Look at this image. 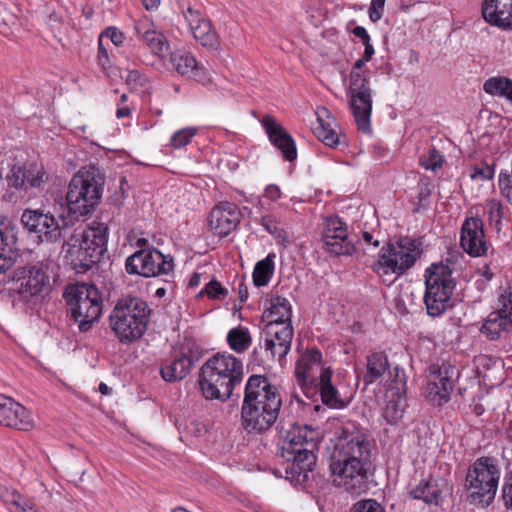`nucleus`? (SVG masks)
Listing matches in <instances>:
<instances>
[{
  "label": "nucleus",
  "instance_id": "cd10ccee",
  "mask_svg": "<svg viewBox=\"0 0 512 512\" xmlns=\"http://www.w3.org/2000/svg\"><path fill=\"white\" fill-rule=\"evenodd\" d=\"M170 61L178 74L193 79L202 85L210 83L207 70L190 53L174 52L170 56Z\"/></svg>",
  "mask_w": 512,
  "mask_h": 512
},
{
  "label": "nucleus",
  "instance_id": "4d7b16f0",
  "mask_svg": "<svg viewBox=\"0 0 512 512\" xmlns=\"http://www.w3.org/2000/svg\"><path fill=\"white\" fill-rule=\"evenodd\" d=\"M97 64L103 70H107L111 66V61L108 55V49L102 42V37L98 39V52H97Z\"/></svg>",
  "mask_w": 512,
  "mask_h": 512
},
{
  "label": "nucleus",
  "instance_id": "de8ad7c7",
  "mask_svg": "<svg viewBox=\"0 0 512 512\" xmlns=\"http://www.w3.org/2000/svg\"><path fill=\"white\" fill-rule=\"evenodd\" d=\"M178 5L181 9L185 21L189 26V29H192L193 26H196L207 19L204 17L200 9L194 8L190 4L185 5L184 3L179 2Z\"/></svg>",
  "mask_w": 512,
  "mask_h": 512
},
{
  "label": "nucleus",
  "instance_id": "6e6552de",
  "mask_svg": "<svg viewBox=\"0 0 512 512\" xmlns=\"http://www.w3.org/2000/svg\"><path fill=\"white\" fill-rule=\"evenodd\" d=\"M63 297L69 306L70 318L79 331H90L102 314V297L96 286L86 283L68 285Z\"/></svg>",
  "mask_w": 512,
  "mask_h": 512
},
{
  "label": "nucleus",
  "instance_id": "bf43d9fd",
  "mask_svg": "<svg viewBox=\"0 0 512 512\" xmlns=\"http://www.w3.org/2000/svg\"><path fill=\"white\" fill-rule=\"evenodd\" d=\"M282 192L278 185L276 184H269L265 187L264 190V197L267 198L270 201H277L281 198Z\"/></svg>",
  "mask_w": 512,
  "mask_h": 512
},
{
  "label": "nucleus",
  "instance_id": "338daca9",
  "mask_svg": "<svg viewBox=\"0 0 512 512\" xmlns=\"http://www.w3.org/2000/svg\"><path fill=\"white\" fill-rule=\"evenodd\" d=\"M116 117L118 119L129 117L131 115V109L128 106H121L117 103Z\"/></svg>",
  "mask_w": 512,
  "mask_h": 512
},
{
  "label": "nucleus",
  "instance_id": "39448f33",
  "mask_svg": "<svg viewBox=\"0 0 512 512\" xmlns=\"http://www.w3.org/2000/svg\"><path fill=\"white\" fill-rule=\"evenodd\" d=\"M151 308L140 297L120 298L109 315V326L120 343L131 344L145 334Z\"/></svg>",
  "mask_w": 512,
  "mask_h": 512
},
{
  "label": "nucleus",
  "instance_id": "f8f14e48",
  "mask_svg": "<svg viewBox=\"0 0 512 512\" xmlns=\"http://www.w3.org/2000/svg\"><path fill=\"white\" fill-rule=\"evenodd\" d=\"M125 270L145 278L167 275L174 270V259L154 247L142 248L126 258Z\"/></svg>",
  "mask_w": 512,
  "mask_h": 512
},
{
  "label": "nucleus",
  "instance_id": "c85d7f7f",
  "mask_svg": "<svg viewBox=\"0 0 512 512\" xmlns=\"http://www.w3.org/2000/svg\"><path fill=\"white\" fill-rule=\"evenodd\" d=\"M333 371L330 367L322 373L320 379L315 382V396L320 395L321 401L324 405L332 409L345 408L349 401L344 400L338 389L332 383Z\"/></svg>",
  "mask_w": 512,
  "mask_h": 512
},
{
  "label": "nucleus",
  "instance_id": "bb28decb",
  "mask_svg": "<svg viewBox=\"0 0 512 512\" xmlns=\"http://www.w3.org/2000/svg\"><path fill=\"white\" fill-rule=\"evenodd\" d=\"M318 126L315 127V135L326 146L331 148H338L340 145L346 146L345 136H343L335 119L330 115V112L325 107H320L317 110Z\"/></svg>",
  "mask_w": 512,
  "mask_h": 512
},
{
  "label": "nucleus",
  "instance_id": "393cba45",
  "mask_svg": "<svg viewBox=\"0 0 512 512\" xmlns=\"http://www.w3.org/2000/svg\"><path fill=\"white\" fill-rule=\"evenodd\" d=\"M0 425L20 431L33 428L31 413L12 397L0 393Z\"/></svg>",
  "mask_w": 512,
  "mask_h": 512
},
{
  "label": "nucleus",
  "instance_id": "0eeeda50",
  "mask_svg": "<svg viewBox=\"0 0 512 512\" xmlns=\"http://www.w3.org/2000/svg\"><path fill=\"white\" fill-rule=\"evenodd\" d=\"M422 253L420 239L400 236L395 241L382 246L372 269L381 278L391 274L400 277L416 264Z\"/></svg>",
  "mask_w": 512,
  "mask_h": 512
},
{
  "label": "nucleus",
  "instance_id": "864d4df0",
  "mask_svg": "<svg viewBox=\"0 0 512 512\" xmlns=\"http://www.w3.org/2000/svg\"><path fill=\"white\" fill-rule=\"evenodd\" d=\"M353 512H384V508L374 499H364L356 502Z\"/></svg>",
  "mask_w": 512,
  "mask_h": 512
},
{
  "label": "nucleus",
  "instance_id": "4be33fe9",
  "mask_svg": "<svg viewBox=\"0 0 512 512\" xmlns=\"http://www.w3.org/2000/svg\"><path fill=\"white\" fill-rule=\"evenodd\" d=\"M81 240L82 239L79 236L78 231L75 230V232L63 243L65 258L76 273L87 272L101 260L97 257L96 251L98 246L95 245V247L87 249Z\"/></svg>",
  "mask_w": 512,
  "mask_h": 512
},
{
  "label": "nucleus",
  "instance_id": "dca6fc26",
  "mask_svg": "<svg viewBox=\"0 0 512 512\" xmlns=\"http://www.w3.org/2000/svg\"><path fill=\"white\" fill-rule=\"evenodd\" d=\"M16 290L23 299L41 295L49 287L47 267L38 262L34 265L18 266L11 272Z\"/></svg>",
  "mask_w": 512,
  "mask_h": 512
},
{
  "label": "nucleus",
  "instance_id": "f3484780",
  "mask_svg": "<svg viewBox=\"0 0 512 512\" xmlns=\"http://www.w3.org/2000/svg\"><path fill=\"white\" fill-rule=\"evenodd\" d=\"M459 377V371L450 363L432 364L429 367L427 397L442 406L451 398L454 383Z\"/></svg>",
  "mask_w": 512,
  "mask_h": 512
},
{
  "label": "nucleus",
  "instance_id": "2eb2a0df",
  "mask_svg": "<svg viewBox=\"0 0 512 512\" xmlns=\"http://www.w3.org/2000/svg\"><path fill=\"white\" fill-rule=\"evenodd\" d=\"M198 345L193 341L183 342L173 353L170 361L161 364L160 374L166 382L184 379L200 359Z\"/></svg>",
  "mask_w": 512,
  "mask_h": 512
},
{
  "label": "nucleus",
  "instance_id": "49530a36",
  "mask_svg": "<svg viewBox=\"0 0 512 512\" xmlns=\"http://www.w3.org/2000/svg\"><path fill=\"white\" fill-rule=\"evenodd\" d=\"M421 165L426 170L436 172L440 170L444 163V156L435 147L430 148L420 159Z\"/></svg>",
  "mask_w": 512,
  "mask_h": 512
},
{
  "label": "nucleus",
  "instance_id": "5fc2aeb1",
  "mask_svg": "<svg viewBox=\"0 0 512 512\" xmlns=\"http://www.w3.org/2000/svg\"><path fill=\"white\" fill-rule=\"evenodd\" d=\"M502 499L504 506L512 511V470L506 473L504 477Z\"/></svg>",
  "mask_w": 512,
  "mask_h": 512
},
{
  "label": "nucleus",
  "instance_id": "79ce46f5",
  "mask_svg": "<svg viewBox=\"0 0 512 512\" xmlns=\"http://www.w3.org/2000/svg\"><path fill=\"white\" fill-rule=\"evenodd\" d=\"M260 225L272 235L277 241H288V234L285 229L279 227V221L273 214L263 215L259 220Z\"/></svg>",
  "mask_w": 512,
  "mask_h": 512
},
{
  "label": "nucleus",
  "instance_id": "2f4dec72",
  "mask_svg": "<svg viewBox=\"0 0 512 512\" xmlns=\"http://www.w3.org/2000/svg\"><path fill=\"white\" fill-rule=\"evenodd\" d=\"M512 322L499 309L489 313L481 326V333L491 341L498 340L502 332H510Z\"/></svg>",
  "mask_w": 512,
  "mask_h": 512
},
{
  "label": "nucleus",
  "instance_id": "9d476101",
  "mask_svg": "<svg viewBox=\"0 0 512 512\" xmlns=\"http://www.w3.org/2000/svg\"><path fill=\"white\" fill-rule=\"evenodd\" d=\"M424 303L429 316L438 317L451 306L455 289L452 270L449 265L433 263L425 270Z\"/></svg>",
  "mask_w": 512,
  "mask_h": 512
},
{
  "label": "nucleus",
  "instance_id": "774afa93",
  "mask_svg": "<svg viewBox=\"0 0 512 512\" xmlns=\"http://www.w3.org/2000/svg\"><path fill=\"white\" fill-rule=\"evenodd\" d=\"M362 239L365 241V243L372 245L374 247L379 246V241L374 240V236L372 232L365 231L362 233Z\"/></svg>",
  "mask_w": 512,
  "mask_h": 512
},
{
  "label": "nucleus",
  "instance_id": "58836bf2",
  "mask_svg": "<svg viewBox=\"0 0 512 512\" xmlns=\"http://www.w3.org/2000/svg\"><path fill=\"white\" fill-rule=\"evenodd\" d=\"M411 496L414 499L422 500L428 504H438L441 499V490L436 480L430 478L422 480L412 491Z\"/></svg>",
  "mask_w": 512,
  "mask_h": 512
},
{
  "label": "nucleus",
  "instance_id": "f257e3e1",
  "mask_svg": "<svg viewBox=\"0 0 512 512\" xmlns=\"http://www.w3.org/2000/svg\"><path fill=\"white\" fill-rule=\"evenodd\" d=\"M374 447L369 431L348 423L335 433L329 468L334 482L348 492L361 494L368 487V470Z\"/></svg>",
  "mask_w": 512,
  "mask_h": 512
},
{
  "label": "nucleus",
  "instance_id": "37998d69",
  "mask_svg": "<svg viewBox=\"0 0 512 512\" xmlns=\"http://www.w3.org/2000/svg\"><path fill=\"white\" fill-rule=\"evenodd\" d=\"M488 222L495 226L497 232L502 230V219L504 217V207L497 199H491L486 204Z\"/></svg>",
  "mask_w": 512,
  "mask_h": 512
},
{
  "label": "nucleus",
  "instance_id": "c03bdc74",
  "mask_svg": "<svg viewBox=\"0 0 512 512\" xmlns=\"http://www.w3.org/2000/svg\"><path fill=\"white\" fill-rule=\"evenodd\" d=\"M434 186L429 179H421L418 184V193H417V205L413 209V212H419L421 209H427L430 205L429 199L432 195Z\"/></svg>",
  "mask_w": 512,
  "mask_h": 512
},
{
  "label": "nucleus",
  "instance_id": "f03ea898",
  "mask_svg": "<svg viewBox=\"0 0 512 512\" xmlns=\"http://www.w3.org/2000/svg\"><path fill=\"white\" fill-rule=\"evenodd\" d=\"M283 444L279 454V471L293 485H304L312 477L316 464L315 451L322 440L318 428L293 423L279 431Z\"/></svg>",
  "mask_w": 512,
  "mask_h": 512
},
{
  "label": "nucleus",
  "instance_id": "423d86ee",
  "mask_svg": "<svg viewBox=\"0 0 512 512\" xmlns=\"http://www.w3.org/2000/svg\"><path fill=\"white\" fill-rule=\"evenodd\" d=\"M105 177L94 165L82 167L71 179L67 207L75 218L89 214L100 203Z\"/></svg>",
  "mask_w": 512,
  "mask_h": 512
},
{
  "label": "nucleus",
  "instance_id": "5701e85b",
  "mask_svg": "<svg viewBox=\"0 0 512 512\" xmlns=\"http://www.w3.org/2000/svg\"><path fill=\"white\" fill-rule=\"evenodd\" d=\"M241 218L242 213L235 203L222 201L211 210L208 223L213 234L223 238L238 227Z\"/></svg>",
  "mask_w": 512,
  "mask_h": 512
},
{
  "label": "nucleus",
  "instance_id": "6ab92c4d",
  "mask_svg": "<svg viewBox=\"0 0 512 512\" xmlns=\"http://www.w3.org/2000/svg\"><path fill=\"white\" fill-rule=\"evenodd\" d=\"M322 241L325 250L334 256H350L356 251L348 236V226L337 215L328 216L323 223Z\"/></svg>",
  "mask_w": 512,
  "mask_h": 512
},
{
  "label": "nucleus",
  "instance_id": "c756f323",
  "mask_svg": "<svg viewBox=\"0 0 512 512\" xmlns=\"http://www.w3.org/2000/svg\"><path fill=\"white\" fill-rule=\"evenodd\" d=\"M108 230L107 224L93 221L84 229L78 231V234L87 249L93 248L95 245L98 246L96 251L97 257L101 259L102 255L107 251Z\"/></svg>",
  "mask_w": 512,
  "mask_h": 512
},
{
  "label": "nucleus",
  "instance_id": "09e8293b",
  "mask_svg": "<svg viewBox=\"0 0 512 512\" xmlns=\"http://www.w3.org/2000/svg\"><path fill=\"white\" fill-rule=\"evenodd\" d=\"M228 295V290L217 280L207 283L199 292L198 297L208 296L211 299L222 300Z\"/></svg>",
  "mask_w": 512,
  "mask_h": 512
},
{
  "label": "nucleus",
  "instance_id": "c9c22d12",
  "mask_svg": "<svg viewBox=\"0 0 512 512\" xmlns=\"http://www.w3.org/2000/svg\"><path fill=\"white\" fill-rule=\"evenodd\" d=\"M275 253H269L264 259L258 261L252 272L253 284L264 287L271 281L275 272Z\"/></svg>",
  "mask_w": 512,
  "mask_h": 512
},
{
  "label": "nucleus",
  "instance_id": "ddd939ff",
  "mask_svg": "<svg viewBox=\"0 0 512 512\" xmlns=\"http://www.w3.org/2000/svg\"><path fill=\"white\" fill-rule=\"evenodd\" d=\"M351 109L357 124L362 132L371 131L372 95L370 89L369 71L350 72Z\"/></svg>",
  "mask_w": 512,
  "mask_h": 512
},
{
  "label": "nucleus",
  "instance_id": "e433bc0d",
  "mask_svg": "<svg viewBox=\"0 0 512 512\" xmlns=\"http://www.w3.org/2000/svg\"><path fill=\"white\" fill-rule=\"evenodd\" d=\"M194 39L203 47L216 50L220 45V39L217 32L213 29L209 19L190 29Z\"/></svg>",
  "mask_w": 512,
  "mask_h": 512
},
{
  "label": "nucleus",
  "instance_id": "20e7f679",
  "mask_svg": "<svg viewBox=\"0 0 512 512\" xmlns=\"http://www.w3.org/2000/svg\"><path fill=\"white\" fill-rule=\"evenodd\" d=\"M243 361L228 352H218L202 365L199 386L207 400L226 401L244 378Z\"/></svg>",
  "mask_w": 512,
  "mask_h": 512
},
{
  "label": "nucleus",
  "instance_id": "3c124183",
  "mask_svg": "<svg viewBox=\"0 0 512 512\" xmlns=\"http://www.w3.org/2000/svg\"><path fill=\"white\" fill-rule=\"evenodd\" d=\"M495 174V165H489L486 162H482L481 165H475L470 175L472 180L488 181L493 179Z\"/></svg>",
  "mask_w": 512,
  "mask_h": 512
},
{
  "label": "nucleus",
  "instance_id": "9b49d317",
  "mask_svg": "<svg viewBox=\"0 0 512 512\" xmlns=\"http://www.w3.org/2000/svg\"><path fill=\"white\" fill-rule=\"evenodd\" d=\"M294 329L292 325L279 326L267 323L262 329L257 346L250 354V361L257 366H270L276 360L281 362L291 350Z\"/></svg>",
  "mask_w": 512,
  "mask_h": 512
},
{
  "label": "nucleus",
  "instance_id": "b1692460",
  "mask_svg": "<svg viewBox=\"0 0 512 512\" xmlns=\"http://www.w3.org/2000/svg\"><path fill=\"white\" fill-rule=\"evenodd\" d=\"M271 144L280 151L283 159L293 162L297 159V147L293 137L288 131L271 115H265L261 120Z\"/></svg>",
  "mask_w": 512,
  "mask_h": 512
},
{
  "label": "nucleus",
  "instance_id": "13d9d810",
  "mask_svg": "<svg viewBox=\"0 0 512 512\" xmlns=\"http://www.w3.org/2000/svg\"><path fill=\"white\" fill-rule=\"evenodd\" d=\"M386 0H372L369 8V18L373 23L378 22L384 12V5Z\"/></svg>",
  "mask_w": 512,
  "mask_h": 512
},
{
  "label": "nucleus",
  "instance_id": "ea45409f",
  "mask_svg": "<svg viewBox=\"0 0 512 512\" xmlns=\"http://www.w3.org/2000/svg\"><path fill=\"white\" fill-rule=\"evenodd\" d=\"M0 499L9 512H21L29 502L16 489L6 486H0Z\"/></svg>",
  "mask_w": 512,
  "mask_h": 512
},
{
  "label": "nucleus",
  "instance_id": "603ef678",
  "mask_svg": "<svg viewBox=\"0 0 512 512\" xmlns=\"http://www.w3.org/2000/svg\"><path fill=\"white\" fill-rule=\"evenodd\" d=\"M499 310L512 322V288L505 289L498 298Z\"/></svg>",
  "mask_w": 512,
  "mask_h": 512
},
{
  "label": "nucleus",
  "instance_id": "412c9836",
  "mask_svg": "<svg viewBox=\"0 0 512 512\" xmlns=\"http://www.w3.org/2000/svg\"><path fill=\"white\" fill-rule=\"evenodd\" d=\"M460 246L471 257L486 255L488 244L483 219L479 216L466 217L460 229Z\"/></svg>",
  "mask_w": 512,
  "mask_h": 512
},
{
  "label": "nucleus",
  "instance_id": "8fccbe9b",
  "mask_svg": "<svg viewBox=\"0 0 512 512\" xmlns=\"http://www.w3.org/2000/svg\"><path fill=\"white\" fill-rule=\"evenodd\" d=\"M403 408L400 407L399 402L391 399L386 403L383 411V416L388 424H396L403 415Z\"/></svg>",
  "mask_w": 512,
  "mask_h": 512
},
{
  "label": "nucleus",
  "instance_id": "a878e982",
  "mask_svg": "<svg viewBox=\"0 0 512 512\" xmlns=\"http://www.w3.org/2000/svg\"><path fill=\"white\" fill-rule=\"evenodd\" d=\"M483 19L502 30H512V0H483Z\"/></svg>",
  "mask_w": 512,
  "mask_h": 512
},
{
  "label": "nucleus",
  "instance_id": "aec40b11",
  "mask_svg": "<svg viewBox=\"0 0 512 512\" xmlns=\"http://www.w3.org/2000/svg\"><path fill=\"white\" fill-rule=\"evenodd\" d=\"M21 223L42 242L55 243L62 238L63 229L54 215L41 209H25L21 215Z\"/></svg>",
  "mask_w": 512,
  "mask_h": 512
},
{
  "label": "nucleus",
  "instance_id": "6e6d98bb",
  "mask_svg": "<svg viewBox=\"0 0 512 512\" xmlns=\"http://www.w3.org/2000/svg\"><path fill=\"white\" fill-rule=\"evenodd\" d=\"M99 37H102V40L109 39L116 47L121 46L125 40L124 33L113 26L106 28Z\"/></svg>",
  "mask_w": 512,
  "mask_h": 512
},
{
  "label": "nucleus",
  "instance_id": "72a5a7b5",
  "mask_svg": "<svg viewBox=\"0 0 512 512\" xmlns=\"http://www.w3.org/2000/svg\"><path fill=\"white\" fill-rule=\"evenodd\" d=\"M367 371L363 377L365 385H370L381 378L389 370V361L385 352H372L367 357Z\"/></svg>",
  "mask_w": 512,
  "mask_h": 512
},
{
  "label": "nucleus",
  "instance_id": "7c9ffc66",
  "mask_svg": "<svg viewBox=\"0 0 512 512\" xmlns=\"http://www.w3.org/2000/svg\"><path fill=\"white\" fill-rule=\"evenodd\" d=\"M136 35L143 40L155 55H161L168 48L166 37L157 32L152 24L140 22L135 25Z\"/></svg>",
  "mask_w": 512,
  "mask_h": 512
},
{
  "label": "nucleus",
  "instance_id": "a18cd8bd",
  "mask_svg": "<svg viewBox=\"0 0 512 512\" xmlns=\"http://www.w3.org/2000/svg\"><path fill=\"white\" fill-rule=\"evenodd\" d=\"M198 133L196 127H185L174 132L170 138V145L174 149H181L187 146L194 136Z\"/></svg>",
  "mask_w": 512,
  "mask_h": 512
},
{
  "label": "nucleus",
  "instance_id": "f704fd0d",
  "mask_svg": "<svg viewBox=\"0 0 512 512\" xmlns=\"http://www.w3.org/2000/svg\"><path fill=\"white\" fill-rule=\"evenodd\" d=\"M483 90L490 96L503 98L512 106V79L506 76H492L483 83Z\"/></svg>",
  "mask_w": 512,
  "mask_h": 512
},
{
  "label": "nucleus",
  "instance_id": "473e14b6",
  "mask_svg": "<svg viewBox=\"0 0 512 512\" xmlns=\"http://www.w3.org/2000/svg\"><path fill=\"white\" fill-rule=\"evenodd\" d=\"M291 305L290 302L282 296L272 297L269 307L264 311L263 318L268 323L278 324L279 326L291 325Z\"/></svg>",
  "mask_w": 512,
  "mask_h": 512
},
{
  "label": "nucleus",
  "instance_id": "7ed1b4c3",
  "mask_svg": "<svg viewBox=\"0 0 512 512\" xmlns=\"http://www.w3.org/2000/svg\"><path fill=\"white\" fill-rule=\"evenodd\" d=\"M282 406L280 393L264 375H251L244 388L242 425L248 432H264L276 422Z\"/></svg>",
  "mask_w": 512,
  "mask_h": 512
},
{
  "label": "nucleus",
  "instance_id": "4c0bfd02",
  "mask_svg": "<svg viewBox=\"0 0 512 512\" xmlns=\"http://www.w3.org/2000/svg\"><path fill=\"white\" fill-rule=\"evenodd\" d=\"M226 341L231 350L244 353L252 344V336L247 327L238 325L228 331Z\"/></svg>",
  "mask_w": 512,
  "mask_h": 512
},
{
  "label": "nucleus",
  "instance_id": "052dcab7",
  "mask_svg": "<svg viewBox=\"0 0 512 512\" xmlns=\"http://www.w3.org/2000/svg\"><path fill=\"white\" fill-rule=\"evenodd\" d=\"M395 371V379L392 382L396 384L397 390H400L399 385L404 387L406 385L405 381V372L403 369H400L398 366L394 368Z\"/></svg>",
  "mask_w": 512,
  "mask_h": 512
},
{
  "label": "nucleus",
  "instance_id": "a211bd4d",
  "mask_svg": "<svg viewBox=\"0 0 512 512\" xmlns=\"http://www.w3.org/2000/svg\"><path fill=\"white\" fill-rule=\"evenodd\" d=\"M326 370L322 364V353L316 348L308 349L297 360L294 370L296 383L308 399L315 397L314 383Z\"/></svg>",
  "mask_w": 512,
  "mask_h": 512
},
{
  "label": "nucleus",
  "instance_id": "680f3d73",
  "mask_svg": "<svg viewBox=\"0 0 512 512\" xmlns=\"http://www.w3.org/2000/svg\"><path fill=\"white\" fill-rule=\"evenodd\" d=\"M238 296H239V300L241 303H244L248 297H249V293H248V287L245 283V280L244 278H242L240 281H239V284H238Z\"/></svg>",
  "mask_w": 512,
  "mask_h": 512
},
{
  "label": "nucleus",
  "instance_id": "4468645a",
  "mask_svg": "<svg viewBox=\"0 0 512 512\" xmlns=\"http://www.w3.org/2000/svg\"><path fill=\"white\" fill-rule=\"evenodd\" d=\"M49 176L42 163L27 162L11 165L5 180L7 187L20 193L42 190Z\"/></svg>",
  "mask_w": 512,
  "mask_h": 512
},
{
  "label": "nucleus",
  "instance_id": "1a4fd4ad",
  "mask_svg": "<svg viewBox=\"0 0 512 512\" xmlns=\"http://www.w3.org/2000/svg\"><path fill=\"white\" fill-rule=\"evenodd\" d=\"M498 460L494 457L477 458L465 477V489L471 503L488 506L495 498L500 479Z\"/></svg>",
  "mask_w": 512,
  "mask_h": 512
},
{
  "label": "nucleus",
  "instance_id": "0e129e2a",
  "mask_svg": "<svg viewBox=\"0 0 512 512\" xmlns=\"http://www.w3.org/2000/svg\"><path fill=\"white\" fill-rule=\"evenodd\" d=\"M478 274L483 276L486 281H491L494 277V273L491 271L489 265L485 264L477 269Z\"/></svg>",
  "mask_w": 512,
  "mask_h": 512
},
{
  "label": "nucleus",
  "instance_id": "e2e57ef3",
  "mask_svg": "<svg viewBox=\"0 0 512 512\" xmlns=\"http://www.w3.org/2000/svg\"><path fill=\"white\" fill-rule=\"evenodd\" d=\"M352 33L355 37H358L362 40V43L368 42L371 40L367 30L363 26H356Z\"/></svg>",
  "mask_w": 512,
  "mask_h": 512
},
{
  "label": "nucleus",
  "instance_id": "a19ab883",
  "mask_svg": "<svg viewBox=\"0 0 512 512\" xmlns=\"http://www.w3.org/2000/svg\"><path fill=\"white\" fill-rule=\"evenodd\" d=\"M16 244V237L11 231L0 227V273L5 272L4 262L11 259V253Z\"/></svg>",
  "mask_w": 512,
  "mask_h": 512
},
{
  "label": "nucleus",
  "instance_id": "69168bd1",
  "mask_svg": "<svg viewBox=\"0 0 512 512\" xmlns=\"http://www.w3.org/2000/svg\"><path fill=\"white\" fill-rule=\"evenodd\" d=\"M363 45H364L365 49H364V53H363L362 57L364 58V60L370 61L372 56L375 53L374 47L371 44V40L363 43Z\"/></svg>",
  "mask_w": 512,
  "mask_h": 512
}]
</instances>
